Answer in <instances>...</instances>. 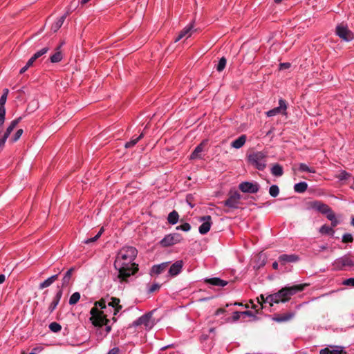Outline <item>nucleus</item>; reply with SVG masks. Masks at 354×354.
Instances as JSON below:
<instances>
[{
	"mask_svg": "<svg viewBox=\"0 0 354 354\" xmlns=\"http://www.w3.org/2000/svg\"><path fill=\"white\" fill-rule=\"evenodd\" d=\"M138 250L133 246H124L117 253L114 268L118 271L114 277L115 281L127 282L129 277L138 270V265L134 262Z\"/></svg>",
	"mask_w": 354,
	"mask_h": 354,
	"instance_id": "f257e3e1",
	"label": "nucleus"
},
{
	"mask_svg": "<svg viewBox=\"0 0 354 354\" xmlns=\"http://www.w3.org/2000/svg\"><path fill=\"white\" fill-rule=\"evenodd\" d=\"M120 303V299L116 297L102 298L99 301H97L94 303V306L91 309L90 314L91 315H93V318L94 319L95 322L97 323L100 321L98 319L99 318L96 317L98 316V309L101 310L111 308L113 310V315L115 316L122 308Z\"/></svg>",
	"mask_w": 354,
	"mask_h": 354,
	"instance_id": "f03ea898",
	"label": "nucleus"
},
{
	"mask_svg": "<svg viewBox=\"0 0 354 354\" xmlns=\"http://www.w3.org/2000/svg\"><path fill=\"white\" fill-rule=\"evenodd\" d=\"M304 286L305 285L300 284L283 288L277 292L267 296L266 301H267L270 306H272L273 303L286 302L290 299L291 296L298 292L302 291L304 289Z\"/></svg>",
	"mask_w": 354,
	"mask_h": 354,
	"instance_id": "7ed1b4c3",
	"label": "nucleus"
},
{
	"mask_svg": "<svg viewBox=\"0 0 354 354\" xmlns=\"http://www.w3.org/2000/svg\"><path fill=\"white\" fill-rule=\"evenodd\" d=\"M98 313L97 318H99L100 320L97 323H96L93 318V315H91L90 320L93 325L97 327H102V326H106L105 330H106V335L110 333L111 330V326L109 325V319H107V317L109 316L111 314H113L112 309L107 308V309H98Z\"/></svg>",
	"mask_w": 354,
	"mask_h": 354,
	"instance_id": "20e7f679",
	"label": "nucleus"
},
{
	"mask_svg": "<svg viewBox=\"0 0 354 354\" xmlns=\"http://www.w3.org/2000/svg\"><path fill=\"white\" fill-rule=\"evenodd\" d=\"M267 155L263 151H254L248 156V160L250 164L257 169L263 171L266 167Z\"/></svg>",
	"mask_w": 354,
	"mask_h": 354,
	"instance_id": "39448f33",
	"label": "nucleus"
},
{
	"mask_svg": "<svg viewBox=\"0 0 354 354\" xmlns=\"http://www.w3.org/2000/svg\"><path fill=\"white\" fill-rule=\"evenodd\" d=\"M333 268L336 270H344L354 267V257L349 254L337 258L333 263Z\"/></svg>",
	"mask_w": 354,
	"mask_h": 354,
	"instance_id": "423d86ee",
	"label": "nucleus"
},
{
	"mask_svg": "<svg viewBox=\"0 0 354 354\" xmlns=\"http://www.w3.org/2000/svg\"><path fill=\"white\" fill-rule=\"evenodd\" d=\"M306 209L315 210L322 214L328 215L332 211L331 208L320 201H310L306 203Z\"/></svg>",
	"mask_w": 354,
	"mask_h": 354,
	"instance_id": "0eeeda50",
	"label": "nucleus"
},
{
	"mask_svg": "<svg viewBox=\"0 0 354 354\" xmlns=\"http://www.w3.org/2000/svg\"><path fill=\"white\" fill-rule=\"evenodd\" d=\"M336 35L345 41H351L354 39V33L350 30L346 24L341 23L337 25Z\"/></svg>",
	"mask_w": 354,
	"mask_h": 354,
	"instance_id": "6e6552de",
	"label": "nucleus"
},
{
	"mask_svg": "<svg viewBox=\"0 0 354 354\" xmlns=\"http://www.w3.org/2000/svg\"><path fill=\"white\" fill-rule=\"evenodd\" d=\"M183 237L179 233L169 234L160 241V245L162 247H169L180 243Z\"/></svg>",
	"mask_w": 354,
	"mask_h": 354,
	"instance_id": "1a4fd4ad",
	"label": "nucleus"
},
{
	"mask_svg": "<svg viewBox=\"0 0 354 354\" xmlns=\"http://www.w3.org/2000/svg\"><path fill=\"white\" fill-rule=\"evenodd\" d=\"M259 185L258 183L245 181L239 184V189L244 193L256 194L259 190Z\"/></svg>",
	"mask_w": 354,
	"mask_h": 354,
	"instance_id": "9d476101",
	"label": "nucleus"
},
{
	"mask_svg": "<svg viewBox=\"0 0 354 354\" xmlns=\"http://www.w3.org/2000/svg\"><path fill=\"white\" fill-rule=\"evenodd\" d=\"M286 110H287V103L286 100L281 98L279 100V106L275 107L271 110H269L266 112V115L268 117H272L277 114H282V115H286Z\"/></svg>",
	"mask_w": 354,
	"mask_h": 354,
	"instance_id": "9b49d317",
	"label": "nucleus"
},
{
	"mask_svg": "<svg viewBox=\"0 0 354 354\" xmlns=\"http://www.w3.org/2000/svg\"><path fill=\"white\" fill-rule=\"evenodd\" d=\"M241 195L237 192L230 194L228 198L223 202L225 206L231 209H237L240 204Z\"/></svg>",
	"mask_w": 354,
	"mask_h": 354,
	"instance_id": "f8f14e48",
	"label": "nucleus"
},
{
	"mask_svg": "<svg viewBox=\"0 0 354 354\" xmlns=\"http://www.w3.org/2000/svg\"><path fill=\"white\" fill-rule=\"evenodd\" d=\"M199 221L203 223L198 227V232L201 234H206L211 228L212 225V217L209 215L202 216L199 218Z\"/></svg>",
	"mask_w": 354,
	"mask_h": 354,
	"instance_id": "ddd939ff",
	"label": "nucleus"
},
{
	"mask_svg": "<svg viewBox=\"0 0 354 354\" xmlns=\"http://www.w3.org/2000/svg\"><path fill=\"white\" fill-rule=\"evenodd\" d=\"M133 324L136 326L144 325L146 328H151L153 326V322H151V313H146L140 317L133 322Z\"/></svg>",
	"mask_w": 354,
	"mask_h": 354,
	"instance_id": "4468645a",
	"label": "nucleus"
},
{
	"mask_svg": "<svg viewBox=\"0 0 354 354\" xmlns=\"http://www.w3.org/2000/svg\"><path fill=\"white\" fill-rule=\"evenodd\" d=\"M183 264L182 260L176 261L169 268L168 275L171 277L177 276L181 272Z\"/></svg>",
	"mask_w": 354,
	"mask_h": 354,
	"instance_id": "2eb2a0df",
	"label": "nucleus"
},
{
	"mask_svg": "<svg viewBox=\"0 0 354 354\" xmlns=\"http://www.w3.org/2000/svg\"><path fill=\"white\" fill-rule=\"evenodd\" d=\"M299 259V257L296 254H283L279 257L278 261L281 266H285L288 263H295Z\"/></svg>",
	"mask_w": 354,
	"mask_h": 354,
	"instance_id": "dca6fc26",
	"label": "nucleus"
},
{
	"mask_svg": "<svg viewBox=\"0 0 354 354\" xmlns=\"http://www.w3.org/2000/svg\"><path fill=\"white\" fill-rule=\"evenodd\" d=\"M295 316V313L292 311L285 314H275L272 317V320L279 323L286 322L291 320Z\"/></svg>",
	"mask_w": 354,
	"mask_h": 354,
	"instance_id": "f3484780",
	"label": "nucleus"
},
{
	"mask_svg": "<svg viewBox=\"0 0 354 354\" xmlns=\"http://www.w3.org/2000/svg\"><path fill=\"white\" fill-rule=\"evenodd\" d=\"M204 282L213 286L224 287L228 284V281L219 277L205 278Z\"/></svg>",
	"mask_w": 354,
	"mask_h": 354,
	"instance_id": "a211bd4d",
	"label": "nucleus"
},
{
	"mask_svg": "<svg viewBox=\"0 0 354 354\" xmlns=\"http://www.w3.org/2000/svg\"><path fill=\"white\" fill-rule=\"evenodd\" d=\"M169 264V262H164V263H162L160 264L153 266L151 269V272H150L151 275V276L153 274L158 275V274L162 273L168 268Z\"/></svg>",
	"mask_w": 354,
	"mask_h": 354,
	"instance_id": "6ab92c4d",
	"label": "nucleus"
},
{
	"mask_svg": "<svg viewBox=\"0 0 354 354\" xmlns=\"http://www.w3.org/2000/svg\"><path fill=\"white\" fill-rule=\"evenodd\" d=\"M194 28V24L191 23L185 26L179 33L178 36L175 39V42L178 41L184 37H189L192 35Z\"/></svg>",
	"mask_w": 354,
	"mask_h": 354,
	"instance_id": "aec40b11",
	"label": "nucleus"
},
{
	"mask_svg": "<svg viewBox=\"0 0 354 354\" xmlns=\"http://www.w3.org/2000/svg\"><path fill=\"white\" fill-rule=\"evenodd\" d=\"M205 144V141H203L201 143H200L196 147L194 150L192 151V153L190 155V159L191 160H195V159H201V153L204 150V145Z\"/></svg>",
	"mask_w": 354,
	"mask_h": 354,
	"instance_id": "412c9836",
	"label": "nucleus"
},
{
	"mask_svg": "<svg viewBox=\"0 0 354 354\" xmlns=\"http://www.w3.org/2000/svg\"><path fill=\"white\" fill-rule=\"evenodd\" d=\"M22 118L19 117L15 120H13L9 126L7 127L2 138L4 139V140L6 141L7 138L10 135L11 132L13 131V129L16 127V126L19 123V122L21 120Z\"/></svg>",
	"mask_w": 354,
	"mask_h": 354,
	"instance_id": "4be33fe9",
	"label": "nucleus"
},
{
	"mask_svg": "<svg viewBox=\"0 0 354 354\" xmlns=\"http://www.w3.org/2000/svg\"><path fill=\"white\" fill-rule=\"evenodd\" d=\"M74 270H75V268H71L64 274V275L62 278V280L61 289L64 288L65 287H67L69 285L70 281L71 280V277H72V273Z\"/></svg>",
	"mask_w": 354,
	"mask_h": 354,
	"instance_id": "5701e85b",
	"label": "nucleus"
},
{
	"mask_svg": "<svg viewBox=\"0 0 354 354\" xmlns=\"http://www.w3.org/2000/svg\"><path fill=\"white\" fill-rule=\"evenodd\" d=\"M62 296V290L59 289L57 292L56 293L55 297L53 298V301L50 303L49 307H48V311L50 313H51L57 307L58 305L61 298Z\"/></svg>",
	"mask_w": 354,
	"mask_h": 354,
	"instance_id": "b1692460",
	"label": "nucleus"
},
{
	"mask_svg": "<svg viewBox=\"0 0 354 354\" xmlns=\"http://www.w3.org/2000/svg\"><path fill=\"white\" fill-rule=\"evenodd\" d=\"M68 15V12L64 14L61 16L57 20L52 24L51 30L55 32H57L63 25L66 17Z\"/></svg>",
	"mask_w": 354,
	"mask_h": 354,
	"instance_id": "393cba45",
	"label": "nucleus"
},
{
	"mask_svg": "<svg viewBox=\"0 0 354 354\" xmlns=\"http://www.w3.org/2000/svg\"><path fill=\"white\" fill-rule=\"evenodd\" d=\"M246 139L247 137L245 135H241L231 143V147L235 149H240L245 143Z\"/></svg>",
	"mask_w": 354,
	"mask_h": 354,
	"instance_id": "a878e982",
	"label": "nucleus"
},
{
	"mask_svg": "<svg viewBox=\"0 0 354 354\" xmlns=\"http://www.w3.org/2000/svg\"><path fill=\"white\" fill-rule=\"evenodd\" d=\"M61 46H57L56 48V52L50 56V60L52 63H57L59 62L62 58L63 55L60 51Z\"/></svg>",
	"mask_w": 354,
	"mask_h": 354,
	"instance_id": "bb28decb",
	"label": "nucleus"
},
{
	"mask_svg": "<svg viewBox=\"0 0 354 354\" xmlns=\"http://www.w3.org/2000/svg\"><path fill=\"white\" fill-rule=\"evenodd\" d=\"M271 174L277 177H280L283 174V169L282 166L279 164H274L271 168Z\"/></svg>",
	"mask_w": 354,
	"mask_h": 354,
	"instance_id": "cd10ccee",
	"label": "nucleus"
},
{
	"mask_svg": "<svg viewBox=\"0 0 354 354\" xmlns=\"http://www.w3.org/2000/svg\"><path fill=\"white\" fill-rule=\"evenodd\" d=\"M179 219L178 213L176 210H173L170 212L167 217V221L169 224L175 225L178 223Z\"/></svg>",
	"mask_w": 354,
	"mask_h": 354,
	"instance_id": "c85d7f7f",
	"label": "nucleus"
},
{
	"mask_svg": "<svg viewBox=\"0 0 354 354\" xmlns=\"http://www.w3.org/2000/svg\"><path fill=\"white\" fill-rule=\"evenodd\" d=\"M307 188L308 184L304 181L299 182L294 185V190L297 193H304L306 191Z\"/></svg>",
	"mask_w": 354,
	"mask_h": 354,
	"instance_id": "c756f323",
	"label": "nucleus"
},
{
	"mask_svg": "<svg viewBox=\"0 0 354 354\" xmlns=\"http://www.w3.org/2000/svg\"><path fill=\"white\" fill-rule=\"evenodd\" d=\"M144 137V133H141L140 136H133L130 141L125 143V148H131L133 146H135L139 140H140Z\"/></svg>",
	"mask_w": 354,
	"mask_h": 354,
	"instance_id": "7c9ffc66",
	"label": "nucleus"
},
{
	"mask_svg": "<svg viewBox=\"0 0 354 354\" xmlns=\"http://www.w3.org/2000/svg\"><path fill=\"white\" fill-rule=\"evenodd\" d=\"M330 354H345L344 348L342 346H329Z\"/></svg>",
	"mask_w": 354,
	"mask_h": 354,
	"instance_id": "2f4dec72",
	"label": "nucleus"
},
{
	"mask_svg": "<svg viewBox=\"0 0 354 354\" xmlns=\"http://www.w3.org/2000/svg\"><path fill=\"white\" fill-rule=\"evenodd\" d=\"M326 218L331 221V227L333 229V227H336L339 221L337 220L335 213L333 212V210L329 213L328 215L326 216Z\"/></svg>",
	"mask_w": 354,
	"mask_h": 354,
	"instance_id": "473e14b6",
	"label": "nucleus"
},
{
	"mask_svg": "<svg viewBox=\"0 0 354 354\" xmlns=\"http://www.w3.org/2000/svg\"><path fill=\"white\" fill-rule=\"evenodd\" d=\"M319 232L321 234H330V235H333L334 234V230L330 227V226H328L326 225H323L320 228H319Z\"/></svg>",
	"mask_w": 354,
	"mask_h": 354,
	"instance_id": "72a5a7b5",
	"label": "nucleus"
},
{
	"mask_svg": "<svg viewBox=\"0 0 354 354\" xmlns=\"http://www.w3.org/2000/svg\"><path fill=\"white\" fill-rule=\"evenodd\" d=\"M226 64H227V59H225V57H221L219 59L218 64L216 66V71L218 72H222L224 70V68H225Z\"/></svg>",
	"mask_w": 354,
	"mask_h": 354,
	"instance_id": "f704fd0d",
	"label": "nucleus"
},
{
	"mask_svg": "<svg viewBox=\"0 0 354 354\" xmlns=\"http://www.w3.org/2000/svg\"><path fill=\"white\" fill-rule=\"evenodd\" d=\"M299 170L301 171H306L308 173H315V169L313 167H310L305 163H300L299 165Z\"/></svg>",
	"mask_w": 354,
	"mask_h": 354,
	"instance_id": "c9c22d12",
	"label": "nucleus"
},
{
	"mask_svg": "<svg viewBox=\"0 0 354 354\" xmlns=\"http://www.w3.org/2000/svg\"><path fill=\"white\" fill-rule=\"evenodd\" d=\"M103 231H104L103 228H101V229L100 230V231L97 232V234L95 236H93V237H92V238H89V239H87L84 240V241H83V242H84V243H85V244H89V243H93V242L96 241H97V239L101 236V235H102V234Z\"/></svg>",
	"mask_w": 354,
	"mask_h": 354,
	"instance_id": "e433bc0d",
	"label": "nucleus"
},
{
	"mask_svg": "<svg viewBox=\"0 0 354 354\" xmlns=\"http://www.w3.org/2000/svg\"><path fill=\"white\" fill-rule=\"evenodd\" d=\"M80 299V294L78 292H75L72 294L69 299V304L70 305H75L76 304Z\"/></svg>",
	"mask_w": 354,
	"mask_h": 354,
	"instance_id": "4c0bfd02",
	"label": "nucleus"
},
{
	"mask_svg": "<svg viewBox=\"0 0 354 354\" xmlns=\"http://www.w3.org/2000/svg\"><path fill=\"white\" fill-rule=\"evenodd\" d=\"M269 194L272 197H277L279 194V188L276 185H272L270 187Z\"/></svg>",
	"mask_w": 354,
	"mask_h": 354,
	"instance_id": "58836bf2",
	"label": "nucleus"
},
{
	"mask_svg": "<svg viewBox=\"0 0 354 354\" xmlns=\"http://www.w3.org/2000/svg\"><path fill=\"white\" fill-rule=\"evenodd\" d=\"M160 288V285L158 283H154L151 286H148L147 293L152 294L153 292L159 290Z\"/></svg>",
	"mask_w": 354,
	"mask_h": 354,
	"instance_id": "ea45409f",
	"label": "nucleus"
},
{
	"mask_svg": "<svg viewBox=\"0 0 354 354\" xmlns=\"http://www.w3.org/2000/svg\"><path fill=\"white\" fill-rule=\"evenodd\" d=\"M49 328L51 331L54 333H57L61 330L62 326L59 324L57 322H52L49 324Z\"/></svg>",
	"mask_w": 354,
	"mask_h": 354,
	"instance_id": "a19ab883",
	"label": "nucleus"
},
{
	"mask_svg": "<svg viewBox=\"0 0 354 354\" xmlns=\"http://www.w3.org/2000/svg\"><path fill=\"white\" fill-rule=\"evenodd\" d=\"M48 50H49V48L44 47V48H41V50H38L37 52H36L32 56H33L34 59H37L39 57H40L41 56H42L44 54H46L48 51Z\"/></svg>",
	"mask_w": 354,
	"mask_h": 354,
	"instance_id": "79ce46f5",
	"label": "nucleus"
},
{
	"mask_svg": "<svg viewBox=\"0 0 354 354\" xmlns=\"http://www.w3.org/2000/svg\"><path fill=\"white\" fill-rule=\"evenodd\" d=\"M191 229V225L188 223H184L182 225H180L176 227V230H182L184 232H189Z\"/></svg>",
	"mask_w": 354,
	"mask_h": 354,
	"instance_id": "37998d69",
	"label": "nucleus"
},
{
	"mask_svg": "<svg viewBox=\"0 0 354 354\" xmlns=\"http://www.w3.org/2000/svg\"><path fill=\"white\" fill-rule=\"evenodd\" d=\"M23 132H24L23 129H18L16 131V133H15V135L11 138L12 142H17L20 138L21 135L23 134Z\"/></svg>",
	"mask_w": 354,
	"mask_h": 354,
	"instance_id": "c03bdc74",
	"label": "nucleus"
},
{
	"mask_svg": "<svg viewBox=\"0 0 354 354\" xmlns=\"http://www.w3.org/2000/svg\"><path fill=\"white\" fill-rule=\"evenodd\" d=\"M353 241V237L351 234L346 233L342 236L343 243H352Z\"/></svg>",
	"mask_w": 354,
	"mask_h": 354,
	"instance_id": "a18cd8bd",
	"label": "nucleus"
},
{
	"mask_svg": "<svg viewBox=\"0 0 354 354\" xmlns=\"http://www.w3.org/2000/svg\"><path fill=\"white\" fill-rule=\"evenodd\" d=\"M53 283V282L48 277L47 279H46L44 281H43L42 283H41L39 284V289H44L45 288L50 286Z\"/></svg>",
	"mask_w": 354,
	"mask_h": 354,
	"instance_id": "49530a36",
	"label": "nucleus"
},
{
	"mask_svg": "<svg viewBox=\"0 0 354 354\" xmlns=\"http://www.w3.org/2000/svg\"><path fill=\"white\" fill-rule=\"evenodd\" d=\"M245 317H249L252 318L254 320L257 319V317L251 311L247 310L242 312V317L245 318Z\"/></svg>",
	"mask_w": 354,
	"mask_h": 354,
	"instance_id": "de8ad7c7",
	"label": "nucleus"
},
{
	"mask_svg": "<svg viewBox=\"0 0 354 354\" xmlns=\"http://www.w3.org/2000/svg\"><path fill=\"white\" fill-rule=\"evenodd\" d=\"M6 109L0 107V125H3L5 121Z\"/></svg>",
	"mask_w": 354,
	"mask_h": 354,
	"instance_id": "09e8293b",
	"label": "nucleus"
},
{
	"mask_svg": "<svg viewBox=\"0 0 354 354\" xmlns=\"http://www.w3.org/2000/svg\"><path fill=\"white\" fill-rule=\"evenodd\" d=\"M342 284L347 286L354 287V278H348L342 281Z\"/></svg>",
	"mask_w": 354,
	"mask_h": 354,
	"instance_id": "8fccbe9b",
	"label": "nucleus"
},
{
	"mask_svg": "<svg viewBox=\"0 0 354 354\" xmlns=\"http://www.w3.org/2000/svg\"><path fill=\"white\" fill-rule=\"evenodd\" d=\"M242 317V312L236 311L233 313L232 319L233 322H235L241 319Z\"/></svg>",
	"mask_w": 354,
	"mask_h": 354,
	"instance_id": "3c124183",
	"label": "nucleus"
},
{
	"mask_svg": "<svg viewBox=\"0 0 354 354\" xmlns=\"http://www.w3.org/2000/svg\"><path fill=\"white\" fill-rule=\"evenodd\" d=\"M348 177H349L348 173H347L346 171H342L339 176V179L341 180H346V179H348Z\"/></svg>",
	"mask_w": 354,
	"mask_h": 354,
	"instance_id": "603ef678",
	"label": "nucleus"
},
{
	"mask_svg": "<svg viewBox=\"0 0 354 354\" xmlns=\"http://www.w3.org/2000/svg\"><path fill=\"white\" fill-rule=\"evenodd\" d=\"M7 97L1 95L0 97V107L5 108V104L6 102Z\"/></svg>",
	"mask_w": 354,
	"mask_h": 354,
	"instance_id": "864d4df0",
	"label": "nucleus"
},
{
	"mask_svg": "<svg viewBox=\"0 0 354 354\" xmlns=\"http://www.w3.org/2000/svg\"><path fill=\"white\" fill-rule=\"evenodd\" d=\"M107 354H120V349L118 347H114L111 348Z\"/></svg>",
	"mask_w": 354,
	"mask_h": 354,
	"instance_id": "5fc2aeb1",
	"label": "nucleus"
},
{
	"mask_svg": "<svg viewBox=\"0 0 354 354\" xmlns=\"http://www.w3.org/2000/svg\"><path fill=\"white\" fill-rule=\"evenodd\" d=\"M258 302L262 306L263 303H268L267 301H266V297L263 295H260V299L258 298Z\"/></svg>",
	"mask_w": 354,
	"mask_h": 354,
	"instance_id": "6e6d98bb",
	"label": "nucleus"
},
{
	"mask_svg": "<svg viewBox=\"0 0 354 354\" xmlns=\"http://www.w3.org/2000/svg\"><path fill=\"white\" fill-rule=\"evenodd\" d=\"M319 354H330L329 346L321 349L319 351Z\"/></svg>",
	"mask_w": 354,
	"mask_h": 354,
	"instance_id": "4d7b16f0",
	"label": "nucleus"
},
{
	"mask_svg": "<svg viewBox=\"0 0 354 354\" xmlns=\"http://www.w3.org/2000/svg\"><path fill=\"white\" fill-rule=\"evenodd\" d=\"M35 59H34L33 56H32L29 59L28 61L27 62L26 64H27V66H31L33 63L35 62Z\"/></svg>",
	"mask_w": 354,
	"mask_h": 354,
	"instance_id": "13d9d810",
	"label": "nucleus"
},
{
	"mask_svg": "<svg viewBox=\"0 0 354 354\" xmlns=\"http://www.w3.org/2000/svg\"><path fill=\"white\" fill-rule=\"evenodd\" d=\"M59 273L52 275L49 277L50 280L54 283L58 279Z\"/></svg>",
	"mask_w": 354,
	"mask_h": 354,
	"instance_id": "bf43d9fd",
	"label": "nucleus"
},
{
	"mask_svg": "<svg viewBox=\"0 0 354 354\" xmlns=\"http://www.w3.org/2000/svg\"><path fill=\"white\" fill-rule=\"evenodd\" d=\"M6 140L3 139L2 138H0V151L2 150L3 147L5 145Z\"/></svg>",
	"mask_w": 354,
	"mask_h": 354,
	"instance_id": "052dcab7",
	"label": "nucleus"
},
{
	"mask_svg": "<svg viewBox=\"0 0 354 354\" xmlns=\"http://www.w3.org/2000/svg\"><path fill=\"white\" fill-rule=\"evenodd\" d=\"M272 266L274 270H277L279 268V263L277 261H274L272 263Z\"/></svg>",
	"mask_w": 354,
	"mask_h": 354,
	"instance_id": "680f3d73",
	"label": "nucleus"
},
{
	"mask_svg": "<svg viewBox=\"0 0 354 354\" xmlns=\"http://www.w3.org/2000/svg\"><path fill=\"white\" fill-rule=\"evenodd\" d=\"M28 68H29V66H27V64H26L23 68H21L20 69L19 73L21 74L24 73Z\"/></svg>",
	"mask_w": 354,
	"mask_h": 354,
	"instance_id": "e2e57ef3",
	"label": "nucleus"
},
{
	"mask_svg": "<svg viewBox=\"0 0 354 354\" xmlns=\"http://www.w3.org/2000/svg\"><path fill=\"white\" fill-rule=\"evenodd\" d=\"M6 280V277L4 274H0V284L3 283Z\"/></svg>",
	"mask_w": 354,
	"mask_h": 354,
	"instance_id": "0e129e2a",
	"label": "nucleus"
},
{
	"mask_svg": "<svg viewBox=\"0 0 354 354\" xmlns=\"http://www.w3.org/2000/svg\"><path fill=\"white\" fill-rule=\"evenodd\" d=\"M319 251H323V250H325L327 249V245H320L319 246Z\"/></svg>",
	"mask_w": 354,
	"mask_h": 354,
	"instance_id": "69168bd1",
	"label": "nucleus"
},
{
	"mask_svg": "<svg viewBox=\"0 0 354 354\" xmlns=\"http://www.w3.org/2000/svg\"><path fill=\"white\" fill-rule=\"evenodd\" d=\"M224 311H225V310H224L223 309H222V308H218V309L216 310V315H220V314H222V313H224Z\"/></svg>",
	"mask_w": 354,
	"mask_h": 354,
	"instance_id": "338daca9",
	"label": "nucleus"
},
{
	"mask_svg": "<svg viewBox=\"0 0 354 354\" xmlns=\"http://www.w3.org/2000/svg\"><path fill=\"white\" fill-rule=\"evenodd\" d=\"M290 64L289 63H283V64H281V67H283V68H288L290 67Z\"/></svg>",
	"mask_w": 354,
	"mask_h": 354,
	"instance_id": "774afa93",
	"label": "nucleus"
}]
</instances>
